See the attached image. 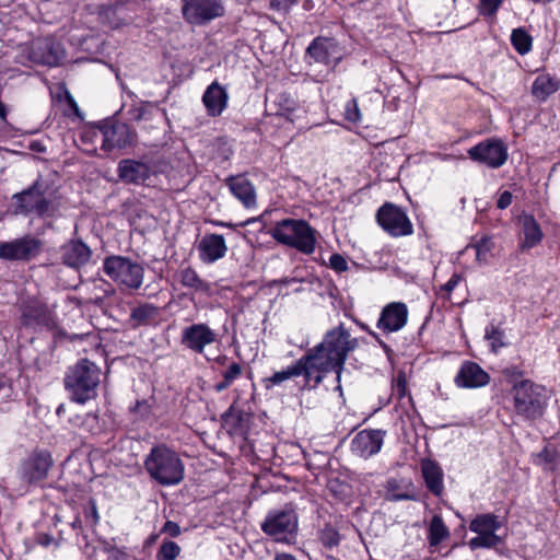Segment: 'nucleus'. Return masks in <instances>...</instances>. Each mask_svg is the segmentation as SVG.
Instances as JSON below:
<instances>
[{
  "instance_id": "5fc2aeb1",
  "label": "nucleus",
  "mask_w": 560,
  "mask_h": 560,
  "mask_svg": "<svg viewBox=\"0 0 560 560\" xmlns=\"http://www.w3.org/2000/svg\"><path fill=\"white\" fill-rule=\"evenodd\" d=\"M396 390L398 392V395L401 397L405 395L406 390V381L404 376H398L396 381Z\"/></svg>"
},
{
  "instance_id": "f257e3e1",
  "label": "nucleus",
  "mask_w": 560,
  "mask_h": 560,
  "mask_svg": "<svg viewBox=\"0 0 560 560\" xmlns=\"http://www.w3.org/2000/svg\"><path fill=\"white\" fill-rule=\"evenodd\" d=\"M143 466L150 478L161 486H175L184 479L183 460L177 452L165 444L153 446L145 456Z\"/></svg>"
},
{
  "instance_id": "ea45409f",
  "label": "nucleus",
  "mask_w": 560,
  "mask_h": 560,
  "mask_svg": "<svg viewBox=\"0 0 560 560\" xmlns=\"http://www.w3.org/2000/svg\"><path fill=\"white\" fill-rule=\"evenodd\" d=\"M319 540L325 547L332 548L339 545L340 535L332 526L325 525V527L319 530Z\"/></svg>"
},
{
  "instance_id": "0e129e2a",
  "label": "nucleus",
  "mask_w": 560,
  "mask_h": 560,
  "mask_svg": "<svg viewBox=\"0 0 560 560\" xmlns=\"http://www.w3.org/2000/svg\"><path fill=\"white\" fill-rule=\"evenodd\" d=\"M77 526H80V521H75V522L73 523V527H77Z\"/></svg>"
},
{
  "instance_id": "603ef678",
  "label": "nucleus",
  "mask_w": 560,
  "mask_h": 560,
  "mask_svg": "<svg viewBox=\"0 0 560 560\" xmlns=\"http://www.w3.org/2000/svg\"><path fill=\"white\" fill-rule=\"evenodd\" d=\"M460 280H462V276L458 273H454L450 278V280L445 284L442 285L441 289L450 294L458 285Z\"/></svg>"
},
{
  "instance_id": "338daca9",
  "label": "nucleus",
  "mask_w": 560,
  "mask_h": 560,
  "mask_svg": "<svg viewBox=\"0 0 560 560\" xmlns=\"http://www.w3.org/2000/svg\"><path fill=\"white\" fill-rule=\"evenodd\" d=\"M369 334L372 335L373 337H376V335L373 331H369Z\"/></svg>"
},
{
  "instance_id": "a878e982",
  "label": "nucleus",
  "mask_w": 560,
  "mask_h": 560,
  "mask_svg": "<svg viewBox=\"0 0 560 560\" xmlns=\"http://www.w3.org/2000/svg\"><path fill=\"white\" fill-rule=\"evenodd\" d=\"M489 375L476 363L466 362L458 371L455 383L459 387H479L488 384Z\"/></svg>"
},
{
  "instance_id": "ddd939ff",
  "label": "nucleus",
  "mask_w": 560,
  "mask_h": 560,
  "mask_svg": "<svg viewBox=\"0 0 560 560\" xmlns=\"http://www.w3.org/2000/svg\"><path fill=\"white\" fill-rule=\"evenodd\" d=\"M468 155L472 161L498 168L506 162L508 149L499 139H487L471 147Z\"/></svg>"
},
{
  "instance_id": "c03bdc74",
  "label": "nucleus",
  "mask_w": 560,
  "mask_h": 560,
  "mask_svg": "<svg viewBox=\"0 0 560 560\" xmlns=\"http://www.w3.org/2000/svg\"><path fill=\"white\" fill-rule=\"evenodd\" d=\"M130 411L136 413L138 418L145 419L151 415L152 408L147 400H138Z\"/></svg>"
},
{
  "instance_id": "cd10ccee",
  "label": "nucleus",
  "mask_w": 560,
  "mask_h": 560,
  "mask_svg": "<svg viewBox=\"0 0 560 560\" xmlns=\"http://www.w3.org/2000/svg\"><path fill=\"white\" fill-rule=\"evenodd\" d=\"M90 248L81 241H70L61 247V259L65 265L78 268L89 261Z\"/></svg>"
},
{
  "instance_id": "f03ea898",
  "label": "nucleus",
  "mask_w": 560,
  "mask_h": 560,
  "mask_svg": "<svg viewBox=\"0 0 560 560\" xmlns=\"http://www.w3.org/2000/svg\"><path fill=\"white\" fill-rule=\"evenodd\" d=\"M270 235L304 255H312L316 249L317 232L305 220L283 219L275 224Z\"/></svg>"
},
{
  "instance_id": "f704fd0d",
  "label": "nucleus",
  "mask_w": 560,
  "mask_h": 560,
  "mask_svg": "<svg viewBox=\"0 0 560 560\" xmlns=\"http://www.w3.org/2000/svg\"><path fill=\"white\" fill-rule=\"evenodd\" d=\"M179 281L184 287L196 291L208 292L210 290L209 283L200 279L197 272L190 267L179 271Z\"/></svg>"
},
{
  "instance_id": "3c124183",
  "label": "nucleus",
  "mask_w": 560,
  "mask_h": 560,
  "mask_svg": "<svg viewBox=\"0 0 560 560\" xmlns=\"http://www.w3.org/2000/svg\"><path fill=\"white\" fill-rule=\"evenodd\" d=\"M85 517L92 524L95 525L98 522V513L96 504L93 500L90 501L89 508L85 509Z\"/></svg>"
},
{
  "instance_id": "1a4fd4ad",
  "label": "nucleus",
  "mask_w": 560,
  "mask_h": 560,
  "mask_svg": "<svg viewBox=\"0 0 560 560\" xmlns=\"http://www.w3.org/2000/svg\"><path fill=\"white\" fill-rule=\"evenodd\" d=\"M503 523L499 516L492 513L478 514L469 524V529L477 534L468 541L471 550L479 548H494L503 542V538L497 534Z\"/></svg>"
},
{
  "instance_id": "4c0bfd02",
  "label": "nucleus",
  "mask_w": 560,
  "mask_h": 560,
  "mask_svg": "<svg viewBox=\"0 0 560 560\" xmlns=\"http://www.w3.org/2000/svg\"><path fill=\"white\" fill-rule=\"evenodd\" d=\"M471 247L476 250V261L479 265L487 264L493 248V241L490 236H482Z\"/></svg>"
},
{
  "instance_id": "2eb2a0df",
  "label": "nucleus",
  "mask_w": 560,
  "mask_h": 560,
  "mask_svg": "<svg viewBox=\"0 0 560 560\" xmlns=\"http://www.w3.org/2000/svg\"><path fill=\"white\" fill-rule=\"evenodd\" d=\"M217 341V334L207 324L187 326L182 331L180 343L196 353H202L207 346Z\"/></svg>"
},
{
  "instance_id": "2f4dec72",
  "label": "nucleus",
  "mask_w": 560,
  "mask_h": 560,
  "mask_svg": "<svg viewBox=\"0 0 560 560\" xmlns=\"http://www.w3.org/2000/svg\"><path fill=\"white\" fill-rule=\"evenodd\" d=\"M100 19L103 24L108 25L110 28H119L128 22L121 4L104 7L100 12Z\"/></svg>"
},
{
  "instance_id": "09e8293b",
  "label": "nucleus",
  "mask_w": 560,
  "mask_h": 560,
  "mask_svg": "<svg viewBox=\"0 0 560 560\" xmlns=\"http://www.w3.org/2000/svg\"><path fill=\"white\" fill-rule=\"evenodd\" d=\"M161 533L166 534L171 537H177L180 535L182 529L177 523L173 521H166L161 529Z\"/></svg>"
},
{
  "instance_id": "a211bd4d",
  "label": "nucleus",
  "mask_w": 560,
  "mask_h": 560,
  "mask_svg": "<svg viewBox=\"0 0 560 560\" xmlns=\"http://www.w3.org/2000/svg\"><path fill=\"white\" fill-rule=\"evenodd\" d=\"M102 148L106 151L124 149L132 144L135 132L124 122L105 124L102 128Z\"/></svg>"
},
{
  "instance_id": "69168bd1",
  "label": "nucleus",
  "mask_w": 560,
  "mask_h": 560,
  "mask_svg": "<svg viewBox=\"0 0 560 560\" xmlns=\"http://www.w3.org/2000/svg\"><path fill=\"white\" fill-rule=\"evenodd\" d=\"M58 60H59V52H58V50H57V51H56V63L58 62Z\"/></svg>"
},
{
  "instance_id": "72a5a7b5",
  "label": "nucleus",
  "mask_w": 560,
  "mask_h": 560,
  "mask_svg": "<svg viewBox=\"0 0 560 560\" xmlns=\"http://www.w3.org/2000/svg\"><path fill=\"white\" fill-rule=\"evenodd\" d=\"M450 536V530L440 515H434L429 525V544L438 546Z\"/></svg>"
},
{
  "instance_id": "bb28decb",
  "label": "nucleus",
  "mask_w": 560,
  "mask_h": 560,
  "mask_svg": "<svg viewBox=\"0 0 560 560\" xmlns=\"http://www.w3.org/2000/svg\"><path fill=\"white\" fill-rule=\"evenodd\" d=\"M226 184L235 198L246 208L256 206V190L253 184L244 176H233L226 179Z\"/></svg>"
},
{
  "instance_id": "aec40b11",
  "label": "nucleus",
  "mask_w": 560,
  "mask_h": 560,
  "mask_svg": "<svg viewBox=\"0 0 560 560\" xmlns=\"http://www.w3.org/2000/svg\"><path fill=\"white\" fill-rule=\"evenodd\" d=\"M408 319V308L405 303L393 302L387 304L377 320V327L384 332H395L405 327Z\"/></svg>"
},
{
  "instance_id": "a18cd8bd",
  "label": "nucleus",
  "mask_w": 560,
  "mask_h": 560,
  "mask_svg": "<svg viewBox=\"0 0 560 560\" xmlns=\"http://www.w3.org/2000/svg\"><path fill=\"white\" fill-rule=\"evenodd\" d=\"M501 3L502 0H481L480 11L483 15H493L498 11Z\"/></svg>"
},
{
  "instance_id": "c85d7f7f",
  "label": "nucleus",
  "mask_w": 560,
  "mask_h": 560,
  "mask_svg": "<svg viewBox=\"0 0 560 560\" xmlns=\"http://www.w3.org/2000/svg\"><path fill=\"white\" fill-rule=\"evenodd\" d=\"M559 89V81L548 73H540L536 77L532 85V94L540 102L546 101Z\"/></svg>"
},
{
  "instance_id": "de8ad7c7",
  "label": "nucleus",
  "mask_w": 560,
  "mask_h": 560,
  "mask_svg": "<svg viewBox=\"0 0 560 560\" xmlns=\"http://www.w3.org/2000/svg\"><path fill=\"white\" fill-rule=\"evenodd\" d=\"M329 266L337 272H342L348 269L347 260L339 254H332L330 256Z\"/></svg>"
},
{
  "instance_id": "bf43d9fd",
  "label": "nucleus",
  "mask_w": 560,
  "mask_h": 560,
  "mask_svg": "<svg viewBox=\"0 0 560 560\" xmlns=\"http://www.w3.org/2000/svg\"><path fill=\"white\" fill-rule=\"evenodd\" d=\"M5 117H7V109H5V106L2 104V102L0 101V118L4 120Z\"/></svg>"
},
{
  "instance_id": "9d476101",
  "label": "nucleus",
  "mask_w": 560,
  "mask_h": 560,
  "mask_svg": "<svg viewBox=\"0 0 560 560\" xmlns=\"http://www.w3.org/2000/svg\"><path fill=\"white\" fill-rule=\"evenodd\" d=\"M319 343L334 358L338 370L343 371L349 353L358 347V339L352 338L345 325L340 324L328 330Z\"/></svg>"
},
{
  "instance_id": "4d7b16f0",
  "label": "nucleus",
  "mask_w": 560,
  "mask_h": 560,
  "mask_svg": "<svg viewBox=\"0 0 560 560\" xmlns=\"http://www.w3.org/2000/svg\"><path fill=\"white\" fill-rule=\"evenodd\" d=\"M409 499H411V495L406 494V493L392 494V497H390L392 501L409 500Z\"/></svg>"
},
{
  "instance_id": "37998d69",
  "label": "nucleus",
  "mask_w": 560,
  "mask_h": 560,
  "mask_svg": "<svg viewBox=\"0 0 560 560\" xmlns=\"http://www.w3.org/2000/svg\"><path fill=\"white\" fill-rule=\"evenodd\" d=\"M243 373V368L241 364L233 362L229 368L223 372V380L226 381L230 385L238 378Z\"/></svg>"
},
{
  "instance_id": "6e6d98bb",
  "label": "nucleus",
  "mask_w": 560,
  "mask_h": 560,
  "mask_svg": "<svg viewBox=\"0 0 560 560\" xmlns=\"http://www.w3.org/2000/svg\"><path fill=\"white\" fill-rule=\"evenodd\" d=\"M230 386L231 385L226 381L222 380L221 382H219L214 385V390L218 393H221V392L225 390L226 388H229Z\"/></svg>"
},
{
  "instance_id": "412c9836",
  "label": "nucleus",
  "mask_w": 560,
  "mask_h": 560,
  "mask_svg": "<svg viewBox=\"0 0 560 560\" xmlns=\"http://www.w3.org/2000/svg\"><path fill=\"white\" fill-rule=\"evenodd\" d=\"M278 106L279 108L276 113L278 117L284 118L296 128H299V130L310 128L307 121V110L298 104L293 98L285 94H281L279 96Z\"/></svg>"
},
{
  "instance_id": "393cba45",
  "label": "nucleus",
  "mask_w": 560,
  "mask_h": 560,
  "mask_svg": "<svg viewBox=\"0 0 560 560\" xmlns=\"http://www.w3.org/2000/svg\"><path fill=\"white\" fill-rule=\"evenodd\" d=\"M521 238L520 247L522 250L530 249L537 246L544 237L539 223L530 214L520 217Z\"/></svg>"
},
{
  "instance_id": "dca6fc26",
  "label": "nucleus",
  "mask_w": 560,
  "mask_h": 560,
  "mask_svg": "<svg viewBox=\"0 0 560 560\" xmlns=\"http://www.w3.org/2000/svg\"><path fill=\"white\" fill-rule=\"evenodd\" d=\"M154 174L153 165L140 160L125 159L117 166V175L126 184L141 185Z\"/></svg>"
},
{
  "instance_id": "e2e57ef3",
  "label": "nucleus",
  "mask_w": 560,
  "mask_h": 560,
  "mask_svg": "<svg viewBox=\"0 0 560 560\" xmlns=\"http://www.w3.org/2000/svg\"><path fill=\"white\" fill-rule=\"evenodd\" d=\"M5 389H7V388H5V386H4L3 384H1V383H0V392H1V390H5Z\"/></svg>"
},
{
  "instance_id": "b1692460",
  "label": "nucleus",
  "mask_w": 560,
  "mask_h": 560,
  "mask_svg": "<svg viewBox=\"0 0 560 560\" xmlns=\"http://www.w3.org/2000/svg\"><path fill=\"white\" fill-rule=\"evenodd\" d=\"M226 90L217 81L212 82L202 95V103L209 116H220L228 106Z\"/></svg>"
},
{
  "instance_id": "423d86ee",
  "label": "nucleus",
  "mask_w": 560,
  "mask_h": 560,
  "mask_svg": "<svg viewBox=\"0 0 560 560\" xmlns=\"http://www.w3.org/2000/svg\"><path fill=\"white\" fill-rule=\"evenodd\" d=\"M514 392V408L518 416L527 420L540 418L547 406L546 388L525 380L516 384Z\"/></svg>"
},
{
  "instance_id": "39448f33",
  "label": "nucleus",
  "mask_w": 560,
  "mask_h": 560,
  "mask_svg": "<svg viewBox=\"0 0 560 560\" xmlns=\"http://www.w3.org/2000/svg\"><path fill=\"white\" fill-rule=\"evenodd\" d=\"M298 361L303 372L304 386L317 387L324 381L325 375L331 371L336 373L337 382L340 383L342 371L338 370L336 361L320 347V343L308 349ZM337 389H341L340 384Z\"/></svg>"
},
{
  "instance_id": "4468645a",
  "label": "nucleus",
  "mask_w": 560,
  "mask_h": 560,
  "mask_svg": "<svg viewBox=\"0 0 560 560\" xmlns=\"http://www.w3.org/2000/svg\"><path fill=\"white\" fill-rule=\"evenodd\" d=\"M42 243L33 236L15 238L0 244V257L8 260H28L40 250Z\"/></svg>"
},
{
  "instance_id": "79ce46f5",
  "label": "nucleus",
  "mask_w": 560,
  "mask_h": 560,
  "mask_svg": "<svg viewBox=\"0 0 560 560\" xmlns=\"http://www.w3.org/2000/svg\"><path fill=\"white\" fill-rule=\"evenodd\" d=\"M345 117L348 121L351 122H360L361 121V112L359 109V105L355 98L350 100L345 107Z\"/></svg>"
},
{
  "instance_id": "6e6552de",
  "label": "nucleus",
  "mask_w": 560,
  "mask_h": 560,
  "mask_svg": "<svg viewBox=\"0 0 560 560\" xmlns=\"http://www.w3.org/2000/svg\"><path fill=\"white\" fill-rule=\"evenodd\" d=\"M260 528L277 542H291L298 532V515L292 509L272 510Z\"/></svg>"
},
{
  "instance_id": "f8f14e48",
  "label": "nucleus",
  "mask_w": 560,
  "mask_h": 560,
  "mask_svg": "<svg viewBox=\"0 0 560 560\" xmlns=\"http://www.w3.org/2000/svg\"><path fill=\"white\" fill-rule=\"evenodd\" d=\"M377 223L393 237L408 236L413 233V225L406 212L394 203L383 205L376 213Z\"/></svg>"
},
{
  "instance_id": "58836bf2",
  "label": "nucleus",
  "mask_w": 560,
  "mask_h": 560,
  "mask_svg": "<svg viewBox=\"0 0 560 560\" xmlns=\"http://www.w3.org/2000/svg\"><path fill=\"white\" fill-rule=\"evenodd\" d=\"M179 553L180 547L172 540H166L162 542L156 553V558L158 560H175Z\"/></svg>"
},
{
  "instance_id": "0eeeda50",
  "label": "nucleus",
  "mask_w": 560,
  "mask_h": 560,
  "mask_svg": "<svg viewBox=\"0 0 560 560\" xmlns=\"http://www.w3.org/2000/svg\"><path fill=\"white\" fill-rule=\"evenodd\" d=\"M103 270L113 281L129 290H138L143 283V266L128 257H107L104 260Z\"/></svg>"
},
{
  "instance_id": "c9c22d12",
  "label": "nucleus",
  "mask_w": 560,
  "mask_h": 560,
  "mask_svg": "<svg viewBox=\"0 0 560 560\" xmlns=\"http://www.w3.org/2000/svg\"><path fill=\"white\" fill-rule=\"evenodd\" d=\"M303 375L302 369L296 361L294 364L288 366L285 370L273 373L272 376L265 380L266 387L270 388L271 386L280 385L281 383L292 378Z\"/></svg>"
},
{
  "instance_id": "a19ab883",
  "label": "nucleus",
  "mask_w": 560,
  "mask_h": 560,
  "mask_svg": "<svg viewBox=\"0 0 560 560\" xmlns=\"http://www.w3.org/2000/svg\"><path fill=\"white\" fill-rule=\"evenodd\" d=\"M486 339L490 341L491 349L497 352L498 349L503 347L502 337L503 332L494 325H490L486 328Z\"/></svg>"
},
{
  "instance_id": "473e14b6",
  "label": "nucleus",
  "mask_w": 560,
  "mask_h": 560,
  "mask_svg": "<svg viewBox=\"0 0 560 560\" xmlns=\"http://www.w3.org/2000/svg\"><path fill=\"white\" fill-rule=\"evenodd\" d=\"M23 318L27 325H44L49 322V312L42 303L34 302L24 306Z\"/></svg>"
},
{
  "instance_id": "7ed1b4c3",
  "label": "nucleus",
  "mask_w": 560,
  "mask_h": 560,
  "mask_svg": "<svg viewBox=\"0 0 560 560\" xmlns=\"http://www.w3.org/2000/svg\"><path fill=\"white\" fill-rule=\"evenodd\" d=\"M100 374L98 366L86 359L71 366L65 376V387L71 399L78 404H84L95 398Z\"/></svg>"
},
{
  "instance_id": "c756f323",
  "label": "nucleus",
  "mask_w": 560,
  "mask_h": 560,
  "mask_svg": "<svg viewBox=\"0 0 560 560\" xmlns=\"http://www.w3.org/2000/svg\"><path fill=\"white\" fill-rule=\"evenodd\" d=\"M159 313V307L153 304H140L130 313V325L132 328L151 325L156 320Z\"/></svg>"
},
{
  "instance_id": "13d9d810",
  "label": "nucleus",
  "mask_w": 560,
  "mask_h": 560,
  "mask_svg": "<svg viewBox=\"0 0 560 560\" xmlns=\"http://www.w3.org/2000/svg\"><path fill=\"white\" fill-rule=\"evenodd\" d=\"M275 560H296L294 556L290 553H277Z\"/></svg>"
},
{
  "instance_id": "052dcab7",
  "label": "nucleus",
  "mask_w": 560,
  "mask_h": 560,
  "mask_svg": "<svg viewBox=\"0 0 560 560\" xmlns=\"http://www.w3.org/2000/svg\"><path fill=\"white\" fill-rule=\"evenodd\" d=\"M60 412H63L62 406H60L57 410V413L60 415Z\"/></svg>"
},
{
  "instance_id": "f3484780",
  "label": "nucleus",
  "mask_w": 560,
  "mask_h": 560,
  "mask_svg": "<svg viewBox=\"0 0 560 560\" xmlns=\"http://www.w3.org/2000/svg\"><path fill=\"white\" fill-rule=\"evenodd\" d=\"M51 457L45 452L31 454L21 466V478L27 483H36L44 480L51 466Z\"/></svg>"
},
{
  "instance_id": "4be33fe9",
  "label": "nucleus",
  "mask_w": 560,
  "mask_h": 560,
  "mask_svg": "<svg viewBox=\"0 0 560 560\" xmlns=\"http://www.w3.org/2000/svg\"><path fill=\"white\" fill-rule=\"evenodd\" d=\"M307 56L317 63L336 65L340 59L338 45L328 38H316L307 48Z\"/></svg>"
},
{
  "instance_id": "680f3d73",
  "label": "nucleus",
  "mask_w": 560,
  "mask_h": 560,
  "mask_svg": "<svg viewBox=\"0 0 560 560\" xmlns=\"http://www.w3.org/2000/svg\"><path fill=\"white\" fill-rule=\"evenodd\" d=\"M60 412H63L62 406H60L57 410V413L60 415Z\"/></svg>"
},
{
  "instance_id": "20e7f679",
  "label": "nucleus",
  "mask_w": 560,
  "mask_h": 560,
  "mask_svg": "<svg viewBox=\"0 0 560 560\" xmlns=\"http://www.w3.org/2000/svg\"><path fill=\"white\" fill-rule=\"evenodd\" d=\"M15 212L20 214H36L38 217H51L56 211L54 202L55 191L48 183L38 177L27 189L13 196Z\"/></svg>"
},
{
  "instance_id": "6ab92c4d",
  "label": "nucleus",
  "mask_w": 560,
  "mask_h": 560,
  "mask_svg": "<svg viewBox=\"0 0 560 560\" xmlns=\"http://www.w3.org/2000/svg\"><path fill=\"white\" fill-rule=\"evenodd\" d=\"M385 436L382 430H362L351 441V451L363 458H369L381 451Z\"/></svg>"
},
{
  "instance_id": "49530a36",
  "label": "nucleus",
  "mask_w": 560,
  "mask_h": 560,
  "mask_svg": "<svg viewBox=\"0 0 560 560\" xmlns=\"http://www.w3.org/2000/svg\"><path fill=\"white\" fill-rule=\"evenodd\" d=\"M556 459V452L550 450L549 447H545L539 454L536 456V464L538 465H549L552 464Z\"/></svg>"
},
{
  "instance_id": "8fccbe9b",
  "label": "nucleus",
  "mask_w": 560,
  "mask_h": 560,
  "mask_svg": "<svg viewBox=\"0 0 560 560\" xmlns=\"http://www.w3.org/2000/svg\"><path fill=\"white\" fill-rule=\"evenodd\" d=\"M296 2L298 0H270V8L277 11L285 12Z\"/></svg>"
},
{
  "instance_id": "864d4df0",
  "label": "nucleus",
  "mask_w": 560,
  "mask_h": 560,
  "mask_svg": "<svg viewBox=\"0 0 560 560\" xmlns=\"http://www.w3.org/2000/svg\"><path fill=\"white\" fill-rule=\"evenodd\" d=\"M513 196L510 191H503L497 201V207L499 209H506L512 203Z\"/></svg>"
},
{
  "instance_id": "e433bc0d",
  "label": "nucleus",
  "mask_w": 560,
  "mask_h": 560,
  "mask_svg": "<svg viewBox=\"0 0 560 560\" xmlns=\"http://www.w3.org/2000/svg\"><path fill=\"white\" fill-rule=\"evenodd\" d=\"M511 42L515 50L521 55L527 54L532 48V37L523 28L513 30Z\"/></svg>"
},
{
  "instance_id": "7c9ffc66",
  "label": "nucleus",
  "mask_w": 560,
  "mask_h": 560,
  "mask_svg": "<svg viewBox=\"0 0 560 560\" xmlns=\"http://www.w3.org/2000/svg\"><path fill=\"white\" fill-rule=\"evenodd\" d=\"M422 475L430 491L435 495H440L443 492V474L441 468L431 460H424L422 463Z\"/></svg>"
},
{
  "instance_id": "5701e85b",
  "label": "nucleus",
  "mask_w": 560,
  "mask_h": 560,
  "mask_svg": "<svg viewBox=\"0 0 560 560\" xmlns=\"http://www.w3.org/2000/svg\"><path fill=\"white\" fill-rule=\"evenodd\" d=\"M200 259L203 262L212 264L225 256L228 246L220 234H206L198 245Z\"/></svg>"
},
{
  "instance_id": "9b49d317",
  "label": "nucleus",
  "mask_w": 560,
  "mask_h": 560,
  "mask_svg": "<svg viewBox=\"0 0 560 560\" xmlns=\"http://www.w3.org/2000/svg\"><path fill=\"white\" fill-rule=\"evenodd\" d=\"M180 9L184 20L195 26L207 25L225 11L222 0H182Z\"/></svg>"
}]
</instances>
